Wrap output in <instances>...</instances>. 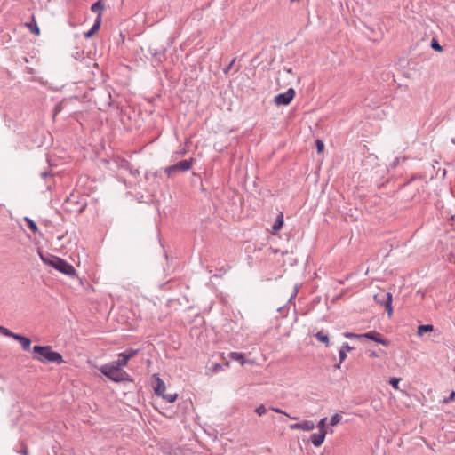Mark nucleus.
<instances>
[{
    "instance_id": "obj_27",
    "label": "nucleus",
    "mask_w": 455,
    "mask_h": 455,
    "mask_svg": "<svg viewBox=\"0 0 455 455\" xmlns=\"http://www.w3.org/2000/svg\"><path fill=\"white\" fill-rule=\"evenodd\" d=\"M399 382H400V379L398 378H391L389 379V384L393 387L394 389L395 390H399L400 387H399Z\"/></svg>"
},
{
    "instance_id": "obj_21",
    "label": "nucleus",
    "mask_w": 455,
    "mask_h": 455,
    "mask_svg": "<svg viewBox=\"0 0 455 455\" xmlns=\"http://www.w3.org/2000/svg\"><path fill=\"white\" fill-rule=\"evenodd\" d=\"M24 220L25 222L27 223L28 227L33 231V232H36L38 230L37 228V226L36 224L35 223V221H33L31 219H29L28 217H25L24 218Z\"/></svg>"
},
{
    "instance_id": "obj_14",
    "label": "nucleus",
    "mask_w": 455,
    "mask_h": 455,
    "mask_svg": "<svg viewBox=\"0 0 455 455\" xmlns=\"http://www.w3.org/2000/svg\"><path fill=\"white\" fill-rule=\"evenodd\" d=\"M283 226V214L280 212L277 215L275 224L272 227V234L276 235Z\"/></svg>"
},
{
    "instance_id": "obj_34",
    "label": "nucleus",
    "mask_w": 455,
    "mask_h": 455,
    "mask_svg": "<svg viewBox=\"0 0 455 455\" xmlns=\"http://www.w3.org/2000/svg\"><path fill=\"white\" fill-rule=\"evenodd\" d=\"M21 455H28V450L26 445H22V450L20 451Z\"/></svg>"
},
{
    "instance_id": "obj_23",
    "label": "nucleus",
    "mask_w": 455,
    "mask_h": 455,
    "mask_svg": "<svg viewBox=\"0 0 455 455\" xmlns=\"http://www.w3.org/2000/svg\"><path fill=\"white\" fill-rule=\"evenodd\" d=\"M326 420L327 419L326 418H323L319 422H318V428H319V431L320 432H323L324 434H327V430H326Z\"/></svg>"
},
{
    "instance_id": "obj_25",
    "label": "nucleus",
    "mask_w": 455,
    "mask_h": 455,
    "mask_svg": "<svg viewBox=\"0 0 455 455\" xmlns=\"http://www.w3.org/2000/svg\"><path fill=\"white\" fill-rule=\"evenodd\" d=\"M0 332L4 336L11 337L12 339H13V336H15L17 334V333L12 332L10 330H8L7 328H4L3 326H0Z\"/></svg>"
},
{
    "instance_id": "obj_28",
    "label": "nucleus",
    "mask_w": 455,
    "mask_h": 455,
    "mask_svg": "<svg viewBox=\"0 0 455 455\" xmlns=\"http://www.w3.org/2000/svg\"><path fill=\"white\" fill-rule=\"evenodd\" d=\"M431 47L436 52H443V47L439 44L436 39H433L431 42Z\"/></svg>"
},
{
    "instance_id": "obj_9",
    "label": "nucleus",
    "mask_w": 455,
    "mask_h": 455,
    "mask_svg": "<svg viewBox=\"0 0 455 455\" xmlns=\"http://www.w3.org/2000/svg\"><path fill=\"white\" fill-rule=\"evenodd\" d=\"M291 430L311 431L315 428V424L311 420H303L300 423H295L290 426Z\"/></svg>"
},
{
    "instance_id": "obj_33",
    "label": "nucleus",
    "mask_w": 455,
    "mask_h": 455,
    "mask_svg": "<svg viewBox=\"0 0 455 455\" xmlns=\"http://www.w3.org/2000/svg\"><path fill=\"white\" fill-rule=\"evenodd\" d=\"M222 370V365L220 363H215L212 367V371L217 372L219 371Z\"/></svg>"
},
{
    "instance_id": "obj_16",
    "label": "nucleus",
    "mask_w": 455,
    "mask_h": 455,
    "mask_svg": "<svg viewBox=\"0 0 455 455\" xmlns=\"http://www.w3.org/2000/svg\"><path fill=\"white\" fill-rule=\"evenodd\" d=\"M352 350V347L348 344H344L339 350V361L340 363L347 358V352Z\"/></svg>"
},
{
    "instance_id": "obj_22",
    "label": "nucleus",
    "mask_w": 455,
    "mask_h": 455,
    "mask_svg": "<svg viewBox=\"0 0 455 455\" xmlns=\"http://www.w3.org/2000/svg\"><path fill=\"white\" fill-rule=\"evenodd\" d=\"M178 397V394H165L162 398L164 399L168 403H173Z\"/></svg>"
},
{
    "instance_id": "obj_29",
    "label": "nucleus",
    "mask_w": 455,
    "mask_h": 455,
    "mask_svg": "<svg viewBox=\"0 0 455 455\" xmlns=\"http://www.w3.org/2000/svg\"><path fill=\"white\" fill-rule=\"evenodd\" d=\"M255 412H256L259 416H262V415H264V414L267 412V408L265 407V405L260 404L259 406H258V407L256 408Z\"/></svg>"
},
{
    "instance_id": "obj_17",
    "label": "nucleus",
    "mask_w": 455,
    "mask_h": 455,
    "mask_svg": "<svg viewBox=\"0 0 455 455\" xmlns=\"http://www.w3.org/2000/svg\"><path fill=\"white\" fill-rule=\"evenodd\" d=\"M434 330V326L432 324L419 325L418 327L417 333L419 336H422L425 332H429Z\"/></svg>"
},
{
    "instance_id": "obj_12",
    "label": "nucleus",
    "mask_w": 455,
    "mask_h": 455,
    "mask_svg": "<svg viewBox=\"0 0 455 455\" xmlns=\"http://www.w3.org/2000/svg\"><path fill=\"white\" fill-rule=\"evenodd\" d=\"M13 339L19 341V343L20 344L21 347L24 350H28L30 348L31 340L28 338L20 334H16L15 336H13Z\"/></svg>"
},
{
    "instance_id": "obj_30",
    "label": "nucleus",
    "mask_w": 455,
    "mask_h": 455,
    "mask_svg": "<svg viewBox=\"0 0 455 455\" xmlns=\"http://www.w3.org/2000/svg\"><path fill=\"white\" fill-rule=\"evenodd\" d=\"M455 401V391H452L447 398L443 400V403H449Z\"/></svg>"
},
{
    "instance_id": "obj_31",
    "label": "nucleus",
    "mask_w": 455,
    "mask_h": 455,
    "mask_svg": "<svg viewBox=\"0 0 455 455\" xmlns=\"http://www.w3.org/2000/svg\"><path fill=\"white\" fill-rule=\"evenodd\" d=\"M344 336L348 339H360L363 338V334H355L352 332H346L344 333Z\"/></svg>"
},
{
    "instance_id": "obj_19",
    "label": "nucleus",
    "mask_w": 455,
    "mask_h": 455,
    "mask_svg": "<svg viewBox=\"0 0 455 455\" xmlns=\"http://www.w3.org/2000/svg\"><path fill=\"white\" fill-rule=\"evenodd\" d=\"M103 8H104V5L102 4L101 1L99 0L92 5L91 10L93 12H98V15H99L100 13L101 14Z\"/></svg>"
},
{
    "instance_id": "obj_36",
    "label": "nucleus",
    "mask_w": 455,
    "mask_h": 455,
    "mask_svg": "<svg viewBox=\"0 0 455 455\" xmlns=\"http://www.w3.org/2000/svg\"><path fill=\"white\" fill-rule=\"evenodd\" d=\"M369 355H370L371 357H374V358H375V357H379V355H378L375 351L371 352V353L369 354Z\"/></svg>"
},
{
    "instance_id": "obj_2",
    "label": "nucleus",
    "mask_w": 455,
    "mask_h": 455,
    "mask_svg": "<svg viewBox=\"0 0 455 455\" xmlns=\"http://www.w3.org/2000/svg\"><path fill=\"white\" fill-rule=\"evenodd\" d=\"M33 352L36 354L34 359L41 363H61L63 362L62 355L52 349L50 346H34Z\"/></svg>"
},
{
    "instance_id": "obj_5",
    "label": "nucleus",
    "mask_w": 455,
    "mask_h": 455,
    "mask_svg": "<svg viewBox=\"0 0 455 455\" xmlns=\"http://www.w3.org/2000/svg\"><path fill=\"white\" fill-rule=\"evenodd\" d=\"M192 164H193V159L183 160V161H180L173 165L166 167L164 169V172L168 176H172L179 172H187L191 168Z\"/></svg>"
},
{
    "instance_id": "obj_37",
    "label": "nucleus",
    "mask_w": 455,
    "mask_h": 455,
    "mask_svg": "<svg viewBox=\"0 0 455 455\" xmlns=\"http://www.w3.org/2000/svg\"><path fill=\"white\" fill-rule=\"evenodd\" d=\"M225 366L228 367V366H229V363H228V362H227V363H225Z\"/></svg>"
},
{
    "instance_id": "obj_6",
    "label": "nucleus",
    "mask_w": 455,
    "mask_h": 455,
    "mask_svg": "<svg viewBox=\"0 0 455 455\" xmlns=\"http://www.w3.org/2000/svg\"><path fill=\"white\" fill-rule=\"evenodd\" d=\"M295 94V90L293 88H290L285 92L275 96L274 102L276 106H287L292 101Z\"/></svg>"
},
{
    "instance_id": "obj_7",
    "label": "nucleus",
    "mask_w": 455,
    "mask_h": 455,
    "mask_svg": "<svg viewBox=\"0 0 455 455\" xmlns=\"http://www.w3.org/2000/svg\"><path fill=\"white\" fill-rule=\"evenodd\" d=\"M138 354V350L135 349H128L124 352L119 354V359L116 362H114L117 366L121 369L127 365L128 361L134 357Z\"/></svg>"
},
{
    "instance_id": "obj_20",
    "label": "nucleus",
    "mask_w": 455,
    "mask_h": 455,
    "mask_svg": "<svg viewBox=\"0 0 455 455\" xmlns=\"http://www.w3.org/2000/svg\"><path fill=\"white\" fill-rule=\"evenodd\" d=\"M26 26L29 28L31 33H33L36 36H38L40 34V29L35 21L31 22V23H26Z\"/></svg>"
},
{
    "instance_id": "obj_35",
    "label": "nucleus",
    "mask_w": 455,
    "mask_h": 455,
    "mask_svg": "<svg viewBox=\"0 0 455 455\" xmlns=\"http://www.w3.org/2000/svg\"><path fill=\"white\" fill-rule=\"evenodd\" d=\"M271 410H272V411H275V412H277V413H282V414H285V415H287V416H288V414H287L285 411H283V410H281V409H278V408H271Z\"/></svg>"
},
{
    "instance_id": "obj_26",
    "label": "nucleus",
    "mask_w": 455,
    "mask_h": 455,
    "mask_svg": "<svg viewBox=\"0 0 455 455\" xmlns=\"http://www.w3.org/2000/svg\"><path fill=\"white\" fill-rule=\"evenodd\" d=\"M0 332L4 336L11 337L12 339H13V336H15L17 334V333L12 332L10 330H8L7 328H4L3 326H0Z\"/></svg>"
},
{
    "instance_id": "obj_4",
    "label": "nucleus",
    "mask_w": 455,
    "mask_h": 455,
    "mask_svg": "<svg viewBox=\"0 0 455 455\" xmlns=\"http://www.w3.org/2000/svg\"><path fill=\"white\" fill-rule=\"evenodd\" d=\"M374 300L376 303L379 305H383L387 311L388 316L391 317L393 315V307H392V294L389 292H386L383 290H380L378 293L374 295Z\"/></svg>"
},
{
    "instance_id": "obj_15",
    "label": "nucleus",
    "mask_w": 455,
    "mask_h": 455,
    "mask_svg": "<svg viewBox=\"0 0 455 455\" xmlns=\"http://www.w3.org/2000/svg\"><path fill=\"white\" fill-rule=\"evenodd\" d=\"M100 24H101V17H100V13L98 15L93 26L92 27V28L86 32L84 34V36L86 38H90L92 37L100 28Z\"/></svg>"
},
{
    "instance_id": "obj_3",
    "label": "nucleus",
    "mask_w": 455,
    "mask_h": 455,
    "mask_svg": "<svg viewBox=\"0 0 455 455\" xmlns=\"http://www.w3.org/2000/svg\"><path fill=\"white\" fill-rule=\"evenodd\" d=\"M100 372L114 382H122L128 379L129 375L114 362L106 363L100 368Z\"/></svg>"
},
{
    "instance_id": "obj_10",
    "label": "nucleus",
    "mask_w": 455,
    "mask_h": 455,
    "mask_svg": "<svg viewBox=\"0 0 455 455\" xmlns=\"http://www.w3.org/2000/svg\"><path fill=\"white\" fill-rule=\"evenodd\" d=\"M155 393L158 395L163 397L165 395L166 391V386L164 382L160 379H156V384L154 386Z\"/></svg>"
},
{
    "instance_id": "obj_13",
    "label": "nucleus",
    "mask_w": 455,
    "mask_h": 455,
    "mask_svg": "<svg viewBox=\"0 0 455 455\" xmlns=\"http://www.w3.org/2000/svg\"><path fill=\"white\" fill-rule=\"evenodd\" d=\"M229 357L232 360L237 361L240 363L241 365H244L245 363H253V361L251 360H245L244 355L238 352H231L229 354Z\"/></svg>"
},
{
    "instance_id": "obj_24",
    "label": "nucleus",
    "mask_w": 455,
    "mask_h": 455,
    "mask_svg": "<svg viewBox=\"0 0 455 455\" xmlns=\"http://www.w3.org/2000/svg\"><path fill=\"white\" fill-rule=\"evenodd\" d=\"M341 419H342L341 415H340V414H339V413H335V414L331 417V426H336V425H338V424L341 421Z\"/></svg>"
},
{
    "instance_id": "obj_11",
    "label": "nucleus",
    "mask_w": 455,
    "mask_h": 455,
    "mask_svg": "<svg viewBox=\"0 0 455 455\" xmlns=\"http://www.w3.org/2000/svg\"><path fill=\"white\" fill-rule=\"evenodd\" d=\"M325 436H326V434H324L323 432H320V431L318 433L313 434L311 435L312 443L315 447L321 446L325 440Z\"/></svg>"
},
{
    "instance_id": "obj_18",
    "label": "nucleus",
    "mask_w": 455,
    "mask_h": 455,
    "mask_svg": "<svg viewBox=\"0 0 455 455\" xmlns=\"http://www.w3.org/2000/svg\"><path fill=\"white\" fill-rule=\"evenodd\" d=\"M315 338L318 341L325 344L326 346H329V337L326 333H324L323 331H318L315 334Z\"/></svg>"
},
{
    "instance_id": "obj_32",
    "label": "nucleus",
    "mask_w": 455,
    "mask_h": 455,
    "mask_svg": "<svg viewBox=\"0 0 455 455\" xmlns=\"http://www.w3.org/2000/svg\"><path fill=\"white\" fill-rule=\"evenodd\" d=\"M316 148H317V152L320 154L323 151L324 149V144L322 140H316Z\"/></svg>"
},
{
    "instance_id": "obj_8",
    "label": "nucleus",
    "mask_w": 455,
    "mask_h": 455,
    "mask_svg": "<svg viewBox=\"0 0 455 455\" xmlns=\"http://www.w3.org/2000/svg\"><path fill=\"white\" fill-rule=\"evenodd\" d=\"M363 338H366L375 341L376 343L381 344L383 346L387 347L389 345V341L382 337L379 332L377 331H369L363 334Z\"/></svg>"
},
{
    "instance_id": "obj_1",
    "label": "nucleus",
    "mask_w": 455,
    "mask_h": 455,
    "mask_svg": "<svg viewBox=\"0 0 455 455\" xmlns=\"http://www.w3.org/2000/svg\"><path fill=\"white\" fill-rule=\"evenodd\" d=\"M39 256L44 264L54 267L59 272L71 277H75L76 275V270L75 267L65 259L52 254L39 253Z\"/></svg>"
}]
</instances>
